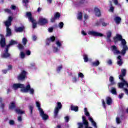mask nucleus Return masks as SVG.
I'll return each instance as SVG.
<instances>
[{
  "instance_id": "bf43d9fd",
  "label": "nucleus",
  "mask_w": 128,
  "mask_h": 128,
  "mask_svg": "<svg viewBox=\"0 0 128 128\" xmlns=\"http://www.w3.org/2000/svg\"><path fill=\"white\" fill-rule=\"evenodd\" d=\"M32 40H36V36H32Z\"/></svg>"
},
{
  "instance_id": "6ab92c4d",
  "label": "nucleus",
  "mask_w": 128,
  "mask_h": 128,
  "mask_svg": "<svg viewBox=\"0 0 128 128\" xmlns=\"http://www.w3.org/2000/svg\"><path fill=\"white\" fill-rule=\"evenodd\" d=\"M16 108V102H12L9 106V108L12 110V108Z\"/></svg>"
},
{
  "instance_id": "58836bf2",
  "label": "nucleus",
  "mask_w": 128,
  "mask_h": 128,
  "mask_svg": "<svg viewBox=\"0 0 128 128\" xmlns=\"http://www.w3.org/2000/svg\"><path fill=\"white\" fill-rule=\"evenodd\" d=\"M78 77L81 78H84V74H82V72H79L78 74Z\"/></svg>"
},
{
  "instance_id": "9b49d317",
  "label": "nucleus",
  "mask_w": 128,
  "mask_h": 128,
  "mask_svg": "<svg viewBox=\"0 0 128 128\" xmlns=\"http://www.w3.org/2000/svg\"><path fill=\"white\" fill-rule=\"evenodd\" d=\"M38 24L41 25L46 24H48V20L40 17L39 18Z\"/></svg>"
},
{
  "instance_id": "a19ab883",
  "label": "nucleus",
  "mask_w": 128,
  "mask_h": 128,
  "mask_svg": "<svg viewBox=\"0 0 128 128\" xmlns=\"http://www.w3.org/2000/svg\"><path fill=\"white\" fill-rule=\"evenodd\" d=\"M18 48L19 50H22L24 48V46L22 44H19L18 45Z\"/></svg>"
},
{
  "instance_id": "9d476101",
  "label": "nucleus",
  "mask_w": 128,
  "mask_h": 128,
  "mask_svg": "<svg viewBox=\"0 0 128 128\" xmlns=\"http://www.w3.org/2000/svg\"><path fill=\"white\" fill-rule=\"evenodd\" d=\"M26 71H22L20 74L18 76V80H24V78H26Z\"/></svg>"
},
{
  "instance_id": "412c9836",
  "label": "nucleus",
  "mask_w": 128,
  "mask_h": 128,
  "mask_svg": "<svg viewBox=\"0 0 128 128\" xmlns=\"http://www.w3.org/2000/svg\"><path fill=\"white\" fill-rule=\"evenodd\" d=\"M78 107L77 106H74V105H72L71 106V110H74V112H78Z\"/></svg>"
},
{
  "instance_id": "49530a36",
  "label": "nucleus",
  "mask_w": 128,
  "mask_h": 128,
  "mask_svg": "<svg viewBox=\"0 0 128 128\" xmlns=\"http://www.w3.org/2000/svg\"><path fill=\"white\" fill-rule=\"evenodd\" d=\"M102 106H103L104 108H106V102H104V99H102Z\"/></svg>"
},
{
  "instance_id": "473e14b6",
  "label": "nucleus",
  "mask_w": 128,
  "mask_h": 128,
  "mask_svg": "<svg viewBox=\"0 0 128 128\" xmlns=\"http://www.w3.org/2000/svg\"><path fill=\"white\" fill-rule=\"evenodd\" d=\"M56 44L57 46H58V48H60V46H62V42H60V40H56Z\"/></svg>"
},
{
  "instance_id": "3c124183",
  "label": "nucleus",
  "mask_w": 128,
  "mask_h": 128,
  "mask_svg": "<svg viewBox=\"0 0 128 128\" xmlns=\"http://www.w3.org/2000/svg\"><path fill=\"white\" fill-rule=\"evenodd\" d=\"M48 30L49 32H52V30H54V28H52V27L50 28H48Z\"/></svg>"
},
{
  "instance_id": "774afa93",
  "label": "nucleus",
  "mask_w": 128,
  "mask_h": 128,
  "mask_svg": "<svg viewBox=\"0 0 128 128\" xmlns=\"http://www.w3.org/2000/svg\"><path fill=\"white\" fill-rule=\"evenodd\" d=\"M2 72L3 74H6V72H8L7 70H2Z\"/></svg>"
},
{
  "instance_id": "338daca9",
  "label": "nucleus",
  "mask_w": 128,
  "mask_h": 128,
  "mask_svg": "<svg viewBox=\"0 0 128 128\" xmlns=\"http://www.w3.org/2000/svg\"><path fill=\"white\" fill-rule=\"evenodd\" d=\"M42 10V8H38L37 11L38 12H40Z\"/></svg>"
},
{
  "instance_id": "13d9d810",
  "label": "nucleus",
  "mask_w": 128,
  "mask_h": 128,
  "mask_svg": "<svg viewBox=\"0 0 128 128\" xmlns=\"http://www.w3.org/2000/svg\"><path fill=\"white\" fill-rule=\"evenodd\" d=\"M10 8H11L12 10H16V6H14V5H12Z\"/></svg>"
},
{
  "instance_id": "2f4dec72",
  "label": "nucleus",
  "mask_w": 128,
  "mask_h": 128,
  "mask_svg": "<svg viewBox=\"0 0 128 128\" xmlns=\"http://www.w3.org/2000/svg\"><path fill=\"white\" fill-rule=\"evenodd\" d=\"M32 24V28H36V20L33 19V22H31Z\"/></svg>"
},
{
  "instance_id": "423d86ee",
  "label": "nucleus",
  "mask_w": 128,
  "mask_h": 128,
  "mask_svg": "<svg viewBox=\"0 0 128 128\" xmlns=\"http://www.w3.org/2000/svg\"><path fill=\"white\" fill-rule=\"evenodd\" d=\"M36 106L37 108H38V110L40 112V116H42V120H46L48 118V114H44V110L40 108V103L38 102H36Z\"/></svg>"
},
{
  "instance_id": "ddd939ff",
  "label": "nucleus",
  "mask_w": 128,
  "mask_h": 128,
  "mask_svg": "<svg viewBox=\"0 0 128 128\" xmlns=\"http://www.w3.org/2000/svg\"><path fill=\"white\" fill-rule=\"evenodd\" d=\"M88 120L90 122H92V126H93L94 128H97L96 123V122L94 120V119L92 117L89 116Z\"/></svg>"
},
{
  "instance_id": "39448f33",
  "label": "nucleus",
  "mask_w": 128,
  "mask_h": 128,
  "mask_svg": "<svg viewBox=\"0 0 128 128\" xmlns=\"http://www.w3.org/2000/svg\"><path fill=\"white\" fill-rule=\"evenodd\" d=\"M18 44V42L16 41H14V40H11L10 41V44L6 46V50L4 51V53L2 56V58H8L10 56V54H8V48L10 46H14V44Z\"/></svg>"
},
{
  "instance_id": "20e7f679",
  "label": "nucleus",
  "mask_w": 128,
  "mask_h": 128,
  "mask_svg": "<svg viewBox=\"0 0 128 128\" xmlns=\"http://www.w3.org/2000/svg\"><path fill=\"white\" fill-rule=\"evenodd\" d=\"M12 17L9 16L8 18V20H6L4 22V24L6 28V36H10L12 34V31L10 30V28H8V26H12Z\"/></svg>"
},
{
  "instance_id": "ea45409f",
  "label": "nucleus",
  "mask_w": 128,
  "mask_h": 128,
  "mask_svg": "<svg viewBox=\"0 0 128 128\" xmlns=\"http://www.w3.org/2000/svg\"><path fill=\"white\" fill-rule=\"evenodd\" d=\"M108 24H110V23L108 22H102V26H108Z\"/></svg>"
},
{
  "instance_id": "2eb2a0df",
  "label": "nucleus",
  "mask_w": 128,
  "mask_h": 128,
  "mask_svg": "<svg viewBox=\"0 0 128 128\" xmlns=\"http://www.w3.org/2000/svg\"><path fill=\"white\" fill-rule=\"evenodd\" d=\"M118 61V66H122V56H119L117 58Z\"/></svg>"
},
{
  "instance_id": "f3484780",
  "label": "nucleus",
  "mask_w": 128,
  "mask_h": 128,
  "mask_svg": "<svg viewBox=\"0 0 128 128\" xmlns=\"http://www.w3.org/2000/svg\"><path fill=\"white\" fill-rule=\"evenodd\" d=\"M26 16H28L29 20H30V22H34V18H32V13H30V12H28L26 14Z\"/></svg>"
},
{
  "instance_id": "cd10ccee",
  "label": "nucleus",
  "mask_w": 128,
  "mask_h": 128,
  "mask_svg": "<svg viewBox=\"0 0 128 128\" xmlns=\"http://www.w3.org/2000/svg\"><path fill=\"white\" fill-rule=\"evenodd\" d=\"M83 58H84V62H88V55L84 54L83 56Z\"/></svg>"
},
{
  "instance_id": "4d7b16f0",
  "label": "nucleus",
  "mask_w": 128,
  "mask_h": 128,
  "mask_svg": "<svg viewBox=\"0 0 128 128\" xmlns=\"http://www.w3.org/2000/svg\"><path fill=\"white\" fill-rule=\"evenodd\" d=\"M100 21H98L96 23V26H100Z\"/></svg>"
},
{
  "instance_id": "6e6d98bb",
  "label": "nucleus",
  "mask_w": 128,
  "mask_h": 128,
  "mask_svg": "<svg viewBox=\"0 0 128 128\" xmlns=\"http://www.w3.org/2000/svg\"><path fill=\"white\" fill-rule=\"evenodd\" d=\"M124 92H126V94H128V89L124 88Z\"/></svg>"
},
{
  "instance_id": "e433bc0d",
  "label": "nucleus",
  "mask_w": 128,
  "mask_h": 128,
  "mask_svg": "<svg viewBox=\"0 0 128 128\" xmlns=\"http://www.w3.org/2000/svg\"><path fill=\"white\" fill-rule=\"evenodd\" d=\"M114 4L116 6H120V4H118V0H113Z\"/></svg>"
},
{
  "instance_id": "f03ea898",
  "label": "nucleus",
  "mask_w": 128,
  "mask_h": 128,
  "mask_svg": "<svg viewBox=\"0 0 128 128\" xmlns=\"http://www.w3.org/2000/svg\"><path fill=\"white\" fill-rule=\"evenodd\" d=\"M14 90H18V88L21 89L22 92H29L30 94H34V90L32 88H30V85L28 84V86L24 88V85L20 84H14L12 86Z\"/></svg>"
},
{
  "instance_id": "5fc2aeb1",
  "label": "nucleus",
  "mask_w": 128,
  "mask_h": 128,
  "mask_svg": "<svg viewBox=\"0 0 128 128\" xmlns=\"http://www.w3.org/2000/svg\"><path fill=\"white\" fill-rule=\"evenodd\" d=\"M82 34L83 36H86V32H84V30L82 31Z\"/></svg>"
},
{
  "instance_id": "0e129e2a",
  "label": "nucleus",
  "mask_w": 128,
  "mask_h": 128,
  "mask_svg": "<svg viewBox=\"0 0 128 128\" xmlns=\"http://www.w3.org/2000/svg\"><path fill=\"white\" fill-rule=\"evenodd\" d=\"M112 60H108V64H112Z\"/></svg>"
},
{
  "instance_id": "7c9ffc66",
  "label": "nucleus",
  "mask_w": 128,
  "mask_h": 128,
  "mask_svg": "<svg viewBox=\"0 0 128 128\" xmlns=\"http://www.w3.org/2000/svg\"><path fill=\"white\" fill-rule=\"evenodd\" d=\"M84 114L86 116H90V113L88 112V109L86 108H84Z\"/></svg>"
},
{
  "instance_id": "4be33fe9",
  "label": "nucleus",
  "mask_w": 128,
  "mask_h": 128,
  "mask_svg": "<svg viewBox=\"0 0 128 128\" xmlns=\"http://www.w3.org/2000/svg\"><path fill=\"white\" fill-rule=\"evenodd\" d=\"M110 36H112V32H110V31H108L107 32V38H108V42H110Z\"/></svg>"
},
{
  "instance_id": "f8f14e48",
  "label": "nucleus",
  "mask_w": 128,
  "mask_h": 128,
  "mask_svg": "<svg viewBox=\"0 0 128 128\" xmlns=\"http://www.w3.org/2000/svg\"><path fill=\"white\" fill-rule=\"evenodd\" d=\"M60 13H58V12L56 13L55 14H54V17H53L51 18V22H54V20H58V18H60Z\"/></svg>"
},
{
  "instance_id": "a878e982",
  "label": "nucleus",
  "mask_w": 128,
  "mask_h": 128,
  "mask_svg": "<svg viewBox=\"0 0 128 128\" xmlns=\"http://www.w3.org/2000/svg\"><path fill=\"white\" fill-rule=\"evenodd\" d=\"M100 64V62L98 60H96V62H93L92 63V66H98Z\"/></svg>"
},
{
  "instance_id": "393cba45",
  "label": "nucleus",
  "mask_w": 128,
  "mask_h": 128,
  "mask_svg": "<svg viewBox=\"0 0 128 128\" xmlns=\"http://www.w3.org/2000/svg\"><path fill=\"white\" fill-rule=\"evenodd\" d=\"M16 113L18 114H24V111H22L20 109H16Z\"/></svg>"
},
{
  "instance_id": "a211bd4d",
  "label": "nucleus",
  "mask_w": 128,
  "mask_h": 128,
  "mask_svg": "<svg viewBox=\"0 0 128 128\" xmlns=\"http://www.w3.org/2000/svg\"><path fill=\"white\" fill-rule=\"evenodd\" d=\"M114 20L117 24H119L120 22V20H122V19L118 16H115L114 18Z\"/></svg>"
},
{
  "instance_id": "c03bdc74",
  "label": "nucleus",
  "mask_w": 128,
  "mask_h": 128,
  "mask_svg": "<svg viewBox=\"0 0 128 128\" xmlns=\"http://www.w3.org/2000/svg\"><path fill=\"white\" fill-rule=\"evenodd\" d=\"M9 124H11V126H13V124H14V120H10Z\"/></svg>"
},
{
  "instance_id": "052dcab7",
  "label": "nucleus",
  "mask_w": 128,
  "mask_h": 128,
  "mask_svg": "<svg viewBox=\"0 0 128 128\" xmlns=\"http://www.w3.org/2000/svg\"><path fill=\"white\" fill-rule=\"evenodd\" d=\"M52 0H47L48 4H52Z\"/></svg>"
},
{
  "instance_id": "7ed1b4c3",
  "label": "nucleus",
  "mask_w": 128,
  "mask_h": 128,
  "mask_svg": "<svg viewBox=\"0 0 128 128\" xmlns=\"http://www.w3.org/2000/svg\"><path fill=\"white\" fill-rule=\"evenodd\" d=\"M126 69H123L121 70L122 74H120L119 76V78L120 80L122 82H120L118 84V86L120 88H124V86H126L127 88H128V81L124 80V79L123 76H126Z\"/></svg>"
},
{
  "instance_id": "bb28decb",
  "label": "nucleus",
  "mask_w": 128,
  "mask_h": 128,
  "mask_svg": "<svg viewBox=\"0 0 128 128\" xmlns=\"http://www.w3.org/2000/svg\"><path fill=\"white\" fill-rule=\"evenodd\" d=\"M109 80L111 83V84H116V82H114V77L110 76Z\"/></svg>"
},
{
  "instance_id": "f704fd0d",
  "label": "nucleus",
  "mask_w": 128,
  "mask_h": 128,
  "mask_svg": "<svg viewBox=\"0 0 128 128\" xmlns=\"http://www.w3.org/2000/svg\"><path fill=\"white\" fill-rule=\"evenodd\" d=\"M22 44L24 46H26V42H28V40H26V38H24L22 39Z\"/></svg>"
},
{
  "instance_id": "5701e85b",
  "label": "nucleus",
  "mask_w": 128,
  "mask_h": 128,
  "mask_svg": "<svg viewBox=\"0 0 128 128\" xmlns=\"http://www.w3.org/2000/svg\"><path fill=\"white\" fill-rule=\"evenodd\" d=\"M78 20H82V13L79 12L77 16Z\"/></svg>"
},
{
  "instance_id": "c9c22d12",
  "label": "nucleus",
  "mask_w": 128,
  "mask_h": 128,
  "mask_svg": "<svg viewBox=\"0 0 128 128\" xmlns=\"http://www.w3.org/2000/svg\"><path fill=\"white\" fill-rule=\"evenodd\" d=\"M59 50L56 47H54L53 48V52H58Z\"/></svg>"
},
{
  "instance_id": "b1692460",
  "label": "nucleus",
  "mask_w": 128,
  "mask_h": 128,
  "mask_svg": "<svg viewBox=\"0 0 128 128\" xmlns=\"http://www.w3.org/2000/svg\"><path fill=\"white\" fill-rule=\"evenodd\" d=\"M15 30L16 32H22V30H24V27H19V28H16Z\"/></svg>"
},
{
  "instance_id": "1a4fd4ad",
  "label": "nucleus",
  "mask_w": 128,
  "mask_h": 128,
  "mask_svg": "<svg viewBox=\"0 0 128 128\" xmlns=\"http://www.w3.org/2000/svg\"><path fill=\"white\" fill-rule=\"evenodd\" d=\"M0 46L2 48H4L6 46V38H4L2 34H0Z\"/></svg>"
},
{
  "instance_id": "6e6552de",
  "label": "nucleus",
  "mask_w": 128,
  "mask_h": 128,
  "mask_svg": "<svg viewBox=\"0 0 128 128\" xmlns=\"http://www.w3.org/2000/svg\"><path fill=\"white\" fill-rule=\"evenodd\" d=\"M88 34H90V36H104L102 33L94 30L88 31Z\"/></svg>"
},
{
  "instance_id": "de8ad7c7",
  "label": "nucleus",
  "mask_w": 128,
  "mask_h": 128,
  "mask_svg": "<svg viewBox=\"0 0 128 128\" xmlns=\"http://www.w3.org/2000/svg\"><path fill=\"white\" fill-rule=\"evenodd\" d=\"M64 120H65V121L66 122H68L70 120V118L68 117V116H66L64 118Z\"/></svg>"
},
{
  "instance_id": "dca6fc26",
  "label": "nucleus",
  "mask_w": 128,
  "mask_h": 128,
  "mask_svg": "<svg viewBox=\"0 0 128 128\" xmlns=\"http://www.w3.org/2000/svg\"><path fill=\"white\" fill-rule=\"evenodd\" d=\"M94 12L96 16H100V9L98 8H95L94 9Z\"/></svg>"
},
{
  "instance_id": "09e8293b",
  "label": "nucleus",
  "mask_w": 128,
  "mask_h": 128,
  "mask_svg": "<svg viewBox=\"0 0 128 128\" xmlns=\"http://www.w3.org/2000/svg\"><path fill=\"white\" fill-rule=\"evenodd\" d=\"M26 54L27 56H30V52L29 50L26 51Z\"/></svg>"
},
{
  "instance_id": "680f3d73",
  "label": "nucleus",
  "mask_w": 128,
  "mask_h": 128,
  "mask_svg": "<svg viewBox=\"0 0 128 128\" xmlns=\"http://www.w3.org/2000/svg\"><path fill=\"white\" fill-rule=\"evenodd\" d=\"M23 2L24 4H28V0H23Z\"/></svg>"
},
{
  "instance_id": "79ce46f5",
  "label": "nucleus",
  "mask_w": 128,
  "mask_h": 128,
  "mask_svg": "<svg viewBox=\"0 0 128 128\" xmlns=\"http://www.w3.org/2000/svg\"><path fill=\"white\" fill-rule=\"evenodd\" d=\"M78 128H82V126H84V124L82 123H78Z\"/></svg>"
},
{
  "instance_id": "c756f323",
  "label": "nucleus",
  "mask_w": 128,
  "mask_h": 128,
  "mask_svg": "<svg viewBox=\"0 0 128 128\" xmlns=\"http://www.w3.org/2000/svg\"><path fill=\"white\" fill-rule=\"evenodd\" d=\"M110 7L109 10V12H114V8L112 6V2H110Z\"/></svg>"
},
{
  "instance_id": "4c0bfd02",
  "label": "nucleus",
  "mask_w": 128,
  "mask_h": 128,
  "mask_svg": "<svg viewBox=\"0 0 128 128\" xmlns=\"http://www.w3.org/2000/svg\"><path fill=\"white\" fill-rule=\"evenodd\" d=\"M58 26H59L60 28H62V27L64 26V22H60Z\"/></svg>"
},
{
  "instance_id": "aec40b11",
  "label": "nucleus",
  "mask_w": 128,
  "mask_h": 128,
  "mask_svg": "<svg viewBox=\"0 0 128 128\" xmlns=\"http://www.w3.org/2000/svg\"><path fill=\"white\" fill-rule=\"evenodd\" d=\"M106 104H108V106H110L112 104V98L110 97H107L106 98Z\"/></svg>"
},
{
  "instance_id": "603ef678",
  "label": "nucleus",
  "mask_w": 128,
  "mask_h": 128,
  "mask_svg": "<svg viewBox=\"0 0 128 128\" xmlns=\"http://www.w3.org/2000/svg\"><path fill=\"white\" fill-rule=\"evenodd\" d=\"M29 108H30V110L31 114H32V110H33V108H34V107H32V106H30L29 107Z\"/></svg>"
},
{
  "instance_id": "f257e3e1",
  "label": "nucleus",
  "mask_w": 128,
  "mask_h": 128,
  "mask_svg": "<svg viewBox=\"0 0 128 128\" xmlns=\"http://www.w3.org/2000/svg\"><path fill=\"white\" fill-rule=\"evenodd\" d=\"M114 40L115 43L118 42V40L121 42L122 46V49L121 52H120V50H118V48H116V46H112L111 48L114 54H121L122 56H124L126 52V50H128V47L126 46V40L123 39L122 36L120 34H116V37L114 38Z\"/></svg>"
},
{
  "instance_id": "c85d7f7f",
  "label": "nucleus",
  "mask_w": 128,
  "mask_h": 128,
  "mask_svg": "<svg viewBox=\"0 0 128 128\" xmlns=\"http://www.w3.org/2000/svg\"><path fill=\"white\" fill-rule=\"evenodd\" d=\"M111 92L112 94H116V89L114 88H112Z\"/></svg>"
},
{
  "instance_id": "a18cd8bd",
  "label": "nucleus",
  "mask_w": 128,
  "mask_h": 128,
  "mask_svg": "<svg viewBox=\"0 0 128 128\" xmlns=\"http://www.w3.org/2000/svg\"><path fill=\"white\" fill-rule=\"evenodd\" d=\"M62 66H59L58 68H57V72H60V70H62Z\"/></svg>"
},
{
  "instance_id": "0eeeda50",
  "label": "nucleus",
  "mask_w": 128,
  "mask_h": 128,
  "mask_svg": "<svg viewBox=\"0 0 128 128\" xmlns=\"http://www.w3.org/2000/svg\"><path fill=\"white\" fill-rule=\"evenodd\" d=\"M62 103L60 102H57V105L55 107V108L54 110V118H56L58 116V112L60 108H62Z\"/></svg>"
},
{
  "instance_id": "864d4df0",
  "label": "nucleus",
  "mask_w": 128,
  "mask_h": 128,
  "mask_svg": "<svg viewBox=\"0 0 128 128\" xmlns=\"http://www.w3.org/2000/svg\"><path fill=\"white\" fill-rule=\"evenodd\" d=\"M124 96V94L122 93L119 95V98H122V97Z\"/></svg>"
},
{
  "instance_id": "37998d69",
  "label": "nucleus",
  "mask_w": 128,
  "mask_h": 128,
  "mask_svg": "<svg viewBox=\"0 0 128 128\" xmlns=\"http://www.w3.org/2000/svg\"><path fill=\"white\" fill-rule=\"evenodd\" d=\"M116 122L117 124H120V118L118 117H117L116 118Z\"/></svg>"
},
{
  "instance_id": "4468645a",
  "label": "nucleus",
  "mask_w": 128,
  "mask_h": 128,
  "mask_svg": "<svg viewBox=\"0 0 128 128\" xmlns=\"http://www.w3.org/2000/svg\"><path fill=\"white\" fill-rule=\"evenodd\" d=\"M55 40H56V38H54V36H52V37L50 38L47 39L46 44L47 46H48V44L50 42H54Z\"/></svg>"
},
{
  "instance_id": "72a5a7b5",
  "label": "nucleus",
  "mask_w": 128,
  "mask_h": 128,
  "mask_svg": "<svg viewBox=\"0 0 128 128\" xmlns=\"http://www.w3.org/2000/svg\"><path fill=\"white\" fill-rule=\"evenodd\" d=\"M20 56L21 58H24L26 54H24V52H20Z\"/></svg>"
},
{
  "instance_id": "e2e57ef3",
  "label": "nucleus",
  "mask_w": 128,
  "mask_h": 128,
  "mask_svg": "<svg viewBox=\"0 0 128 128\" xmlns=\"http://www.w3.org/2000/svg\"><path fill=\"white\" fill-rule=\"evenodd\" d=\"M84 18L85 20H88V16L86 14H85Z\"/></svg>"
},
{
  "instance_id": "8fccbe9b",
  "label": "nucleus",
  "mask_w": 128,
  "mask_h": 128,
  "mask_svg": "<svg viewBox=\"0 0 128 128\" xmlns=\"http://www.w3.org/2000/svg\"><path fill=\"white\" fill-rule=\"evenodd\" d=\"M4 11L6 12H8V14H10V9H5Z\"/></svg>"
},
{
  "instance_id": "69168bd1",
  "label": "nucleus",
  "mask_w": 128,
  "mask_h": 128,
  "mask_svg": "<svg viewBox=\"0 0 128 128\" xmlns=\"http://www.w3.org/2000/svg\"><path fill=\"white\" fill-rule=\"evenodd\" d=\"M18 122H22V117L21 116L18 117Z\"/></svg>"
}]
</instances>
